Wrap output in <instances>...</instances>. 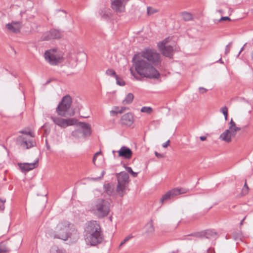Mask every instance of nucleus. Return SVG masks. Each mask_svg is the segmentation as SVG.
<instances>
[{"label": "nucleus", "instance_id": "1", "mask_svg": "<svg viewBox=\"0 0 253 253\" xmlns=\"http://www.w3.org/2000/svg\"><path fill=\"white\" fill-rule=\"evenodd\" d=\"M132 61L135 70L139 75L150 79H158L160 77L159 73L153 65L148 63L141 56L135 55Z\"/></svg>", "mask_w": 253, "mask_h": 253}, {"label": "nucleus", "instance_id": "2", "mask_svg": "<svg viewBox=\"0 0 253 253\" xmlns=\"http://www.w3.org/2000/svg\"><path fill=\"white\" fill-rule=\"evenodd\" d=\"M85 232V240L87 244L93 246L102 242L103 235L98 221L92 220L88 222Z\"/></svg>", "mask_w": 253, "mask_h": 253}, {"label": "nucleus", "instance_id": "3", "mask_svg": "<svg viewBox=\"0 0 253 253\" xmlns=\"http://www.w3.org/2000/svg\"><path fill=\"white\" fill-rule=\"evenodd\" d=\"M73 226L74 225L68 221H61L57 224L54 230H48L47 233L53 239H58L66 241L71 237V233L69 230L72 229Z\"/></svg>", "mask_w": 253, "mask_h": 253}, {"label": "nucleus", "instance_id": "4", "mask_svg": "<svg viewBox=\"0 0 253 253\" xmlns=\"http://www.w3.org/2000/svg\"><path fill=\"white\" fill-rule=\"evenodd\" d=\"M118 184L116 191L115 186L111 183L104 185V188L106 193L109 195H113L116 192L121 197L124 194V191L126 184V172L122 171L116 174Z\"/></svg>", "mask_w": 253, "mask_h": 253}, {"label": "nucleus", "instance_id": "5", "mask_svg": "<svg viewBox=\"0 0 253 253\" xmlns=\"http://www.w3.org/2000/svg\"><path fill=\"white\" fill-rule=\"evenodd\" d=\"M110 211V203L106 200L98 199L92 205L91 211L98 219L107 216Z\"/></svg>", "mask_w": 253, "mask_h": 253}, {"label": "nucleus", "instance_id": "6", "mask_svg": "<svg viewBox=\"0 0 253 253\" xmlns=\"http://www.w3.org/2000/svg\"><path fill=\"white\" fill-rule=\"evenodd\" d=\"M72 102V98L69 95H66L64 96L56 109L57 114L64 117H67L68 116H73L74 113L72 114L69 113Z\"/></svg>", "mask_w": 253, "mask_h": 253}, {"label": "nucleus", "instance_id": "7", "mask_svg": "<svg viewBox=\"0 0 253 253\" xmlns=\"http://www.w3.org/2000/svg\"><path fill=\"white\" fill-rule=\"evenodd\" d=\"M44 57L45 61L52 66L57 65L63 61L62 54L55 48L45 51Z\"/></svg>", "mask_w": 253, "mask_h": 253}, {"label": "nucleus", "instance_id": "8", "mask_svg": "<svg viewBox=\"0 0 253 253\" xmlns=\"http://www.w3.org/2000/svg\"><path fill=\"white\" fill-rule=\"evenodd\" d=\"M141 56L152 65H157L161 62L160 54L154 49H145L141 53Z\"/></svg>", "mask_w": 253, "mask_h": 253}, {"label": "nucleus", "instance_id": "9", "mask_svg": "<svg viewBox=\"0 0 253 253\" xmlns=\"http://www.w3.org/2000/svg\"><path fill=\"white\" fill-rule=\"evenodd\" d=\"M240 130L241 128L237 127L235 123L231 119L229 123V128L220 134V138L226 142L229 143L231 141V138L236 135L237 131Z\"/></svg>", "mask_w": 253, "mask_h": 253}, {"label": "nucleus", "instance_id": "10", "mask_svg": "<svg viewBox=\"0 0 253 253\" xmlns=\"http://www.w3.org/2000/svg\"><path fill=\"white\" fill-rule=\"evenodd\" d=\"M169 41V38H166L158 43V46L160 51L164 56L171 58L174 51L173 46L168 44Z\"/></svg>", "mask_w": 253, "mask_h": 253}, {"label": "nucleus", "instance_id": "11", "mask_svg": "<svg viewBox=\"0 0 253 253\" xmlns=\"http://www.w3.org/2000/svg\"><path fill=\"white\" fill-rule=\"evenodd\" d=\"M186 192V190L183 188H173L168 191L163 195L160 200V203L162 205L165 202L170 200L171 198Z\"/></svg>", "mask_w": 253, "mask_h": 253}, {"label": "nucleus", "instance_id": "12", "mask_svg": "<svg viewBox=\"0 0 253 253\" xmlns=\"http://www.w3.org/2000/svg\"><path fill=\"white\" fill-rule=\"evenodd\" d=\"M51 119L55 124L63 128L74 125L77 122V120L75 118L65 119L59 117H51Z\"/></svg>", "mask_w": 253, "mask_h": 253}, {"label": "nucleus", "instance_id": "13", "mask_svg": "<svg viewBox=\"0 0 253 253\" xmlns=\"http://www.w3.org/2000/svg\"><path fill=\"white\" fill-rule=\"evenodd\" d=\"M18 140L20 141V146L25 149H30L36 146V142L33 139V138L30 137H24V136H19Z\"/></svg>", "mask_w": 253, "mask_h": 253}, {"label": "nucleus", "instance_id": "14", "mask_svg": "<svg viewBox=\"0 0 253 253\" xmlns=\"http://www.w3.org/2000/svg\"><path fill=\"white\" fill-rule=\"evenodd\" d=\"M61 36L62 34L58 30L52 29L44 33L42 37V39L43 41H49L52 39H60Z\"/></svg>", "mask_w": 253, "mask_h": 253}, {"label": "nucleus", "instance_id": "15", "mask_svg": "<svg viewBox=\"0 0 253 253\" xmlns=\"http://www.w3.org/2000/svg\"><path fill=\"white\" fill-rule=\"evenodd\" d=\"M126 0H114L111 2V7L117 12H122L125 10Z\"/></svg>", "mask_w": 253, "mask_h": 253}, {"label": "nucleus", "instance_id": "16", "mask_svg": "<svg viewBox=\"0 0 253 253\" xmlns=\"http://www.w3.org/2000/svg\"><path fill=\"white\" fill-rule=\"evenodd\" d=\"M6 27L8 31L14 33H18L20 31L22 24L20 22H12L6 25Z\"/></svg>", "mask_w": 253, "mask_h": 253}, {"label": "nucleus", "instance_id": "17", "mask_svg": "<svg viewBox=\"0 0 253 253\" xmlns=\"http://www.w3.org/2000/svg\"><path fill=\"white\" fill-rule=\"evenodd\" d=\"M38 160L34 163L19 164V167L22 172H27L33 169L38 163Z\"/></svg>", "mask_w": 253, "mask_h": 253}, {"label": "nucleus", "instance_id": "18", "mask_svg": "<svg viewBox=\"0 0 253 253\" xmlns=\"http://www.w3.org/2000/svg\"><path fill=\"white\" fill-rule=\"evenodd\" d=\"M80 126L82 129V130H81V133H83L84 137L89 136L91 135V126L89 124L81 122L80 123Z\"/></svg>", "mask_w": 253, "mask_h": 253}, {"label": "nucleus", "instance_id": "19", "mask_svg": "<svg viewBox=\"0 0 253 253\" xmlns=\"http://www.w3.org/2000/svg\"><path fill=\"white\" fill-rule=\"evenodd\" d=\"M144 230L145 234L148 236L151 235L154 233V228L152 221L147 223L145 225L144 227Z\"/></svg>", "mask_w": 253, "mask_h": 253}, {"label": "nucleus", "instance_id": "20", "mask_svg": "<svg viewBox=\"0 0 253 253\" xmlns=\"http://www.w3.org/2000/svg\"><path fill=\"white\" fill-rule=\"evenodd\" d=\"M10 251L7 246L6 241H3L0 243V252L4 253H8Z\"/></svg>", "mask_w": 253, "mask_h": 253}, {"label": "nucleus", "instance_id": "21", "mask_svg": "<svg viewBox=\"0 0 253 253\" xmlns=\"http://www.w3.org/2000/svg\"><path fill=\"white\" fill-rule=\"evenodd\" d=\"M19 132L26 135L25 137H30L32 138H34L35 137L34 133L31 131L29 127L25 128V129L19 131Z\"/></svg>", "mask_w": 253, "mask_h": 253}, {"label": "nucleus", "instance_id": "22", "mask_svg": "<svg viewBox=\"0 0 253 253\" xmlns=\"http://www.w3.org/2000/svg\"><path fill=\"white\" fill-rule=\"evenodd\" d=\"M99 14L101 17L104 19H108L110 18L111 16L110 10L106 8L101 10L99 12Z\"/></svg>", "mask_w": 253, "mask_h": 253}, {"label": "nucleus", "instance_id": "23", "mask_svg": "<svg viewBox=\"0 0 253 253\" xmlns=\"http://www.w3.org/2000/svg\"><path fill=\"white\" fill-rule=\"evenodd\" d=\"M216 235V233L211 230H207L202 233L201 236L205 237L206 238H210Z\"/></svg>", "mask_w": 253, "mask_h": 253}, {"label": "nucleus", "instance_id": "24", "mask_svg": "<svg viewBox=\"0 0 253 253\" xmlns=\"http://www.w3.org/2000/svg\"><path fill=\"white\" fill-rule=\"evenodd\" d=\"M126 108L125 107H115L114 110L111 111V113L113 115H117L118 114H122L126 110Z\"/></svg>", "mask_w": 253, "mask_h": 253}, {"label": "nucleus", "instance_id": "25", "mask_svg": "<svg viewBox=\"0 0 253 253\" xmlns=\"http://www.w3.org/2000/svg\"><path fill=\"white\" fill-rule=\"evenodd\" d=\"M182 19L185 21H190L193 19V16L191 13L184 11L181 13Z\"/></svg>", "mask_w": 253, "mask_h": 253}, {"label": "nucleus", "instance_id": "26", "mask_svg": "<svg viewBox=\"0 0 253 253\" xmlns=\"http://www.w3.org/2000/svg\"><path fill=\"white\" fill-rule=\"evenodd\" d=\"M134 120V115L131 113H127V126H131L133 124Z\"/></svg>", "mask_w": 253, "mask_h": 253}, {"label": "nucleus", "instance_id": "27", "mask_svg": "<svg viewBox=\"0 0 253 253\" xmlns=\"http://www.w3.org/2000/svg\"><path fill=\"white\" fill-rule=\"evenodd\" d=\"M118 152L119 157H123L125 158H126V146H123Z\"/></svg>", "mask_w": 253, "mask_h": 253}, {"label": "nucleus", "instance_id": "28", "mask_svg": "<svg viewBox=\"0 0 253 253\" xmlns=\"http://www.w3.org/2000/svg\"><path fill=\"white\" fill-rule=\"evenodd\" d=\"M106 74L107 75L114 77L115 78L117 77L116 72L112 69H108L106 71Z\"/></svg>", "mask_w": 253, "mask_h": 253}, {"label": "nucleus", "instance_id": "29", "mask_svg": "<svg viewBox=\"0 0 253 253\" xmlns=\"http://www.w3.org/2000/svg\"><path fill=\"white\" fill-rule=\"evenodd\" d=\"M152 108L151 107H143L141 109V112L143 113H146L147 114H151L152 112Z\"/></svg>", "mask_w": 253, "mask_h": 253}, {"label": "nucleus", "instance_id": "30", "mask_svg": "<svg viewBox=\"0 0 253 253\" xmlns=\"http://www.w3.org/2000/svg\"><path fill=\"white\" fill-rule=\"evenodd\" d=\"M115 79L116 80V83L117 84L120 86H124L126 84L125 82L123 79L119 78L118 76H117V77H116Z\"/></svg>", "mask_w": 253, "mask_h": 253}, {"label": "nucleus", "instance_id": "31", "mask_svg": "<svg viewBox=\"0 0 253 253\" xmlns=\"http://www.w3.org/2000/svg\"><path fill=\"white\" fill-rule=\"evenodd\" d=\"M158 10L156 9L153 8L152 7L148 6L147 8V12L148 15H152L156 13Z\"/></svg>", "mask_w": 253, "mask_h": 253}, {"label": "nucleus", "instance_id": "32", "mask_svg": "<svg viewBox=\"0 0 253 253\" xmlns=\"http://www.w3.org/2000/svg\"><path fill=\"white\" fill-rule=\"evenodd\" d=\"M120 124L122 126H126V115H124L120 122Z\"/></svg>", "mask_w": 253, "mask_h": 253}, {"label": "nucleus", "instance_id": "33", "mask_svg": "<svg viewBox=\"0 0 253 253\" xmlns=\"http://www.w3.org/2000/svg\"><path fill=\"white\" fill-rule=\"evenodd\" d=\"M127 173H130L132 177H136L137 176L138 172H134L130 167H127Z\"/></svg>", "mask_w": 253, "mask_h": 253}, {"label": "nucleus", "instance_id": "34", "mask_svg": "<svg viewBox=\"0 0 253 253\" xmlns=\"http://www.w3.org/2000/svg\"><path fill=\"white\" fill-rule=\"evenodd\" d=\"M105 174V171H102L101 174V175L97 177H91V178H88V179H89L90 180H93V181H97L98 180H100L103 178L104 176V175Z\"/></svg>", "mask_w": 253, "mask_h": 253}, {"label": "nucleus", "instance_id": "35", "mask_svg": "<svg viewBox=\"0 0 253 253\" xmlns=\"http://www.w3.org/2000/svg\"><path fill=\"white\" fill-rule=\"evenodd\" d=\"M133 98H134V96L132 93H128L127 94V104L131 103L132 101V100H133Z\"/></svg>", "mask_w": 253, "mask_h": 253}, {"label": "nucleus", "instance_id": "36", "mask_svg": "<svg viewBox=\"0 0 253 253\" xmlns=\"http://www.w3.org/2000/svg\"><path fill=\"white\" fill-rule=\"evenodd\" d=\"M5 202V199H0V210L3 211L4 210V204Z\"/></svg>", "mask_w": 253, "mask_h": 253}, {"label": "nucleus", "instance_id": "37", "mask_svg": "<svg viewBox=\"0 0 253 253\" xmlns=\"http://www.w3.org/2000/svg\"><path fill=\"white\" fill-rule=\"evenodd\" d=\"M58 252H59V250L56 246L51 247L50 250V253H58Z\"/></svg>", "mask_w": 253, "mask_h": 253}, {"label": "nucleus", "instance_id": "38", "mask_svg": "<svg viewBox=\"0 0 253 253\" xmlns=\"http://www.w3.org/2000/svg\"><path fill=\"white\" fill-rule=\"evenodd\" d=\"M220 112L223 113L224 116L228 115V109L226 106H224L220 109Z\"/></svg>", "mask_w": 253, "mask_h": 253}, {"label": "nucleus", "instance_id": "39", "mask_svg": "<svg viewBox=\"0 0 253 253\" xmlns=\"http://www.w3.org/2000/svg\"><path fill=\"white\" fill-rule=\"evenodd\" d=\"M101 151L100 152H98L97 153H96L93 157V159H92V162L94 164V165H95V161H96V158H97V156L100 154H101Z\"/></svg>", "mask_w": 253, "mask_h": 253}, {"label": "nucleus", "instance_id": "40", "mask_svg": "<svg viewBox=\"0 0 253 253\" xmlns=\"http://www.w3.org/2000/svg\"><path fill=\"white\" fill-rule=\"evenodd\" d=\"M248 189H249V187H248L246 182H245L244 186L243 189V192L244 193V194H246L248 193Z\"/></svg>", "mask_w": 253, "mask_h": 253}, {"label": "nucleus", "instance_id": "41", "mask_svg": "<svg viewBox=\"0 0 253 253\" xmlns=\"http://www.w3.org/2000/svg\"><path fill=\"white\" fill-rule=\"evenodd\" d=\"M155 156L159 159L163 158L165 157L164 154L159 153L156 151L155 152Z\"/></svg>", "mask_w": 253, "mask_h": 253}, {"label": "nucleus", "instance_id": "42", "mask_svg": "<svg viewBox=\"0 0 253 253\" xmlns=\"http://www.w3.org/2000/svg\"><path fill=\"white\" fill-rule=\"evenodd\" d=\"M81 133V130H76L75 131H73L72 133V134L74 136H76L78 135L79 134Z\"/></svg>", "mask_w": 253, "mask_h": 253}, {"label": "nucleus", "instance_id": "43", "mask_svg": "<svg viewBox=\"0 0 253 253\" xmlns=\"http://www.w3.org/2000/svg\"><path fill=\"white\" fill-rule=\"evenodd\" d=\"M232 42L229 43V44L227 45L225 47V54H227L230 52V45L231 44Z\"/></svg>", "mask_w": 253, "mask_h": 253}, {"label": "nucleus", "instance_id": "44", "mask_svg": "<svg viewBox=\"0 0 253 253\" xmlns=\"http://www.w3.org/2000/svg\"><path fill=\"white\" fill-rule=\"evenodd\" d=\"M199 91L200 93L203 94L206 92L208 91V89L203 87H200L199 88Z\"/></svg>", "mask_w": 253, "mask_h": 253}, {"label": "nucleus", "instance_id": "45", "mask_svg": "<svg viewBox=\"0 0 253 253\" xmlns=\"http://www.w3.org/2000/svg\"><path fill=\"white\" fill-rule=\"evenodd\" d=\"M132 154V152L131 149L127 148V160L131 158Z\"/></svg>", "mask_w": 253, "mask_h": 253}, {"label": "nucleus", "instance_id": "46", "mask_svg": "<svg viewBox=\"0 0 253 253\" xmlns=\"http://www.w3.org/2000/svg\"><path fill=\"white\" fill-rule=\"evenodd\" d=\"M233 237L235 240H237L239 239H241L242 237V235L241 233H238L237 235L236 236L235 235H234Z\"/></svg>", "mask_w": 253, "mask_h": 253}, {"label": "nucleus", "instance_id": "47", "mask_svg": "<svg viewBox=\"0 0 253 253\" xmlns=\"http://www.w3.org/2000/svg\"><path fill=\"white\" fill-rule=\"evenodd\" d=\"M169 143H170V140H168L165 143H163L162 146H163V147L166 148V147H167L169 145Z\"/></svg>", "mask_w": 253, "mask_h": 253}, {"label": "nucleus", "instance_id": "48", "mask_svg": "<svg viewBox=\"0 0 253 253\" xmlns=\"http://www.w3.org/2000/svg\"><path fill=\"white\" fill-rule=\"evenodd\" d=\"M223 20H228L230 21V19L229 17L225 16V17H222L220 20L219 21H223Z\"/></svg>", "mask_w": 253, "mask_h": 253}, {"label": "nucleus", "instance_id": "49", "mask_svg": "<svg viewBox=\"0 0 253 253\" xmlns=\"http://www.w3.org/2000/svg\"><path fill=\"white\" fill-rule=\"evenodd\" d=\"M72 232H74V234L76 235V238H79V233H78V231L75 228H73L72 230Z\"/></svg>", "mask_w": 253, "mask_h": 253}, {"label": "nucleus", "instance_id": "50", "mask_svg": "<svg viewBox=\"0 0 253 253\" xmlns=\"http://www.w3.org/2000/svg\"><path fill=\"white\" fill-rule=\"evenodd\" d=\"M126 242V237L125 238L123 241L120 243L119 245V248L121 247L122 245L125 244Z\"/></svg>", "mask_w": 253, "mask_h": 253}, {"label": "nucleus", "instance_id": "51", "mask_svg": "<svg viewBox=\"0 0 253 253\" xmlns=\"http://www.w3.org/2000/svg\"><path fill=\"white\" fill-rule=\"evenodd\" d=\"M207 253H215L214 250L212 248H209L207 250Z\"/></svg>", "mask_w": 253, "mask_h": 253}, {"label": "nucleus", "instance_id": "52", "mask_svg": "<svg viewBox=\"0 0 253 253\" xmlns=\"http://www.w3.org/2000/svg\"><path fill=\"white\" fill-rule=\"evenodd\" d=\"M45 144H46V147L47 149L48 150H50V146L49 145V144L48 143L47 139L45 140Z\"/></svg>", "mask_w": 253, "mask_h": 253}, {"label": "nucleus", "instance_id": "53", "mask_svg": "<svg viewBox=\"0 0 253 253\" xmlns=\"http://www.w3.org/2000/svg\"><path fill=\"white\" fill-rule=\"evenodd\" d=\"M200 139L201 141H205L207 139V137L205 136H201L200 137Z\"/></svg>", "mask_w": 253, "mask_h": 253}, {"label": "nucleus", "instance_id": "54", "mask_svg": "<svg viewBox=\"0 0 253 253\" xmlns=\"http://www.w3.org/2000/svg\"><path fill=\"white\" fill-rule=\"evenodd\" d=\"M133 237V236L131 235H127V241L129 240L130 239H131Z\"/></svg>", "mask_w": 253, "mask_h": 253}, {"label": "nucleus", "instance_id": "55", "mask_svg": "<svg viewBox=\"0 0 253 253\" xmlns=\"http://www.w3.org/2000/svg\"><path fill=\"white\" fill-rule=\"evenodd\" d=\"M246 217V216L244 217V218L241 221L240 223V225H243V222L245 220Z\"/></svg>", "mask_w": 253, "mask_h": 253}, {"label": "nucleus", "instance_id": "56", "mask_svg": "<svg viewBox=\"0 0 253 253\" xmlns=\"http://www.w3.org/2000/svg\"><path fill=\"white\" fill-rule=\"evenodd\" d=\"M246 45V43H245V44H244V46L242 47V48L241 49V50H240V52H239V54H240V53H241V52L244 50V46H245Z\"/></svg>", "mask_w": 253, "mask_h": 253}, {"label": "nucleus", "instance_id": "57", "mask_svg": "<svg viewBox=\"0 0 253 253\" xmlns=\"http://www.w3.org/2000/svg\"><path fill=\"white\" fill-rule=\"evenodd\" d=\"M178 252V251L176 250V251L171 252V253H177Z\"/></svg>", "mask_w": 253, "mask_h": 253}, {"label": "nucleus", "instance_id": "58", "mask_svg": "<svg viewBox=\"0 0 253 253\" xmlns=\"http://www.w3.org/2000/svg\"><path fill=\"white\" fill-rule=\"evenodd\" d=\"M218 62H219L220 63H223V62L222 61L221 58H220L219 60H218Z\"/></svg>", "mask_w": 253, "mask_h": 253}, {"label": "nucleus", "instance_id": "59", "mask_svg": "<svg viewBox=\"0 0 253 253\" xmlns=\"http://www.w3.org/2000/svg\"><path fill=\"white\" fill-rule=\"evenodd\" d=\"M225 120H227L228 118V115H225L224 116Z\"/></svg>", "mask_w": 253, "mask_h": 253}, {"label": "nucleus", "instance_id": "60", "mask_svg": "<svg viewBox=\"0 0 253 253\" xmlns=\"http://www.w3.org/2000/svg\"><path fill=\"white\" fill-rule=\"evenodd\" d=\"M124 167H125V168L126 169V164H124Z\"/></svg>", "mask_w": 253, "mask_h": 253}, {"label": "nucleus", "instance_id": "61", "mask_svg": "<svg viewBox=\"0 0 253 253\" xmlns=\"http://www.w3.org/2000/svg\"><path fill=\"white\" fill-rule=\"evenodd\" d=\"M130 71L131 72V74L134 76V75L133 74V72H132V71L131 69H130Z\"/></svg>", "mask_w": 253, "mask_h": 253}, {"label": "nucleus", "instance_id": "62", "mask_svg": "<svg viewBox=\"0 0 253 253\" xmlns=\"http://www.w3.org/2000/svg\"><path fill=\"white\" fill-rule=\"evenodd\" d=\"M126 98L124 99V101H126Z\"/></svg>", "mask_w": 253, "mask_h": 253}]
</instances>
